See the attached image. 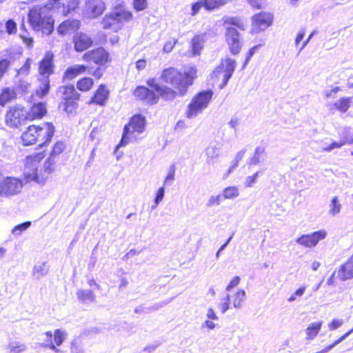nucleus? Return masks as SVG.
Wrapping results in <instances>:
<instances>
[{
	"label": "nucleus",
	"instance_id": "obj_59",
	"mask_svg": "<svg viewBox=\"0 0 353 353\" xmlns=\"http://www.w3.org/2000/svg\"><path fill=\"white\" fill-rule=\"evenodd\" d=\"M175 175V169L174 166H172L168 172V174L164 181V184L167 183L169 181H172L174 179Z\"/></svg>",
	"mask_w": 353,
	"mask_h": 353
},
{
	"label": "nucleus",
	"instance_id": "obj_9",
	"mask_svg": "<svg viewBox=\"0 0 353 353\" xmlns=\"http://www.w3.org/2000/svg\"><path fill=\"white\" fill-rule=\"evenodd\" d=\"M5 124L11 129H19L28 122L26 110L21 105H14L8 108L4 117Z\"/></svg>",
	"mask_w": 353,
	"mask_h": 353
},
{
	"label": "nucleus",
	"instance_id": "obj_64",
	"mask_svg": "<svg viewBox=\"0 0 353 353\" xmlns=\"http://www.w3.org/2000/svg\"><path fill=\"white\" fill-rule=\"evenodd\" d=\"M185 128H186V124H185V121L183 120L179 121L176 123V126H175V129L179 130H181Z\"/></svg>",
	"mask_w": 353,
	"mask_h": 353
},
{
	"label": "nucleus",
	"instance_id": "obj_47",
	"mask_svg": "<svg viewBox=\"0 0 353 353\" xmlns=\"http://www.w3.org/2000/svg\"><path fill=\"white\" fill-rule=\"evenodd\" d=\"M261 46V44L256 45L252 48H250L246 53L245 59L243 65V68H245L248 63L250 61V59L255 54L256 51Z\"/></svg>",
	"mask_w": 353,
	"mask_h": 353
},
{
	"label": "nucleus",
	"instance_id": "obj_25",
	"mask_svg": "<svg viewBox=\"0 0 353 353\" xmlns=\"http://www.w3.org/2000/svg\"><path fill=\"white\" fill-rule=\"evenodd\" d=\"M101 23L103 29L112 32H119L123 26L110 12L105 15Z\"/></svg>",
	"mask_w": 353,
	"mask_h": 353
},
{
	"label": "nucleus",
	"instance_id": "obj_22",
	"mask_svg": "<svg viewBox=\"0 0 353 353\" xmlns=\"http://www.w3.org/2000/svg\"><path fill=\"white\" fill-rule=\"evenodd\" d=\"M47 155V150H42L37 152H34L24 159V165L26 169H29V172H32L34 168H37Z\"/></svg>",
	"mask_w": 353,
	"mask_h": 353
},
{
	"label": "nucleus",
	"instance_id": "obj_4",
	"mask_svg": "<svg viewBox=\"0 0 353 353\" xmlns=\"http://www.w3.org/2000/svg\"><path fill=\"white\" fill-rule=\"evenodd\" d=\"M59 96L58 109L68 117L77 114L81 94L72 84L61 85L57 91Z\"/></svg>",
	"mask_w": 353,
	"mask_h": 353
},
{
	"label": "nucleus",
	"instance_id": "obj_39",
	"mask_svg": "<svg viewBox=\"0 0 353 353\" xmlns=\"http://www.w3.org/2000/svg\"><path fill=\"white\" fill-rule=\"evenodd\" d=\"M330 207V212L332 215H335L340 212L341 205L337 196H334L332 198Z\"/></svg>",
	"mask_w": 353,
	"mask_h": 353
},
{
	"label": "nucleus",
	"instance_id": "obj_2",
	"mask_svg": "<svg viewBox=\"0 0 353 353\" xmlns=\"http://www.w3.org/2000/svg\"><path fill=\"white\" fill-rule=\"evenodd\" d=\"M56 132L52 122L32 123L22 131L19 139L23 147L32 146L40 142L39 147L48 146L52 141Z\"/></svg>",
	"mask_w": 353,
	"mask_h": 353
},
{
	"label": "nucleus",
	"instance_id": "obj_58",
	"mask_svg": "<svg viewBox=\"0 0 353 353\" xmlns=\"http://www.w3.org/2000/svg\"><path fill=\"white\" fill-rule=\"evenodd\" d=\"M43 265L36 266L34 268V274L37 275V276H43L46 274L47 270L45 269Z\"/></svg>",
	"mask_w": 353,
	"mask_h": 353
},
{
	"label": "nucleus",
	"instance_id": "obj_60",
	"mask_svg": "<svg viewBox=\"0 0 353 353\" xmlns=\"http://www.w3.org/2000/svg\"><path fill=\"white\" fill-rule=\"evenodd\" d=\"M305 36V31L304 30H301L296 35V39H295V43L296 46H298L301 41H302L303 37Z\"/></svg>",
	"mask_w": 353,
	"mask_h": 353
},
{
	"label": "nucleus",
	"instance_id": "obj_21",
	"mask_svg": "<svg viewBox=\"0 0 353 353\" xmlns=\"http://www.w3.org/2000/svg\"><path fill=\"white\" fill-rule=\"evenodd\" d=\"M90 68L87 65L77 64L68 67L64 71L62 79L64 81H70L76 77L89 72Z\"/></svg>",
	"mask_w": 353,
	"mask_h": 353
},
{
	"label": "nucleus",
	"instance_id": "obj_27",
	"mask_svg": "<svg viewBox=\"0 0 353 353\" xmlns=\"http://www.w3.org/2000/svg\"><path fill=\"white\" fill-rule=\"evenodd\" d=\"M205 33L194 35L190 42L191 54L193 56L199 55L203 48V44L205 41Z\"/></svg>",
	"mask_w": 353,
	"mask_h": 353
},
{
	"label": "nucleus",
	"instance_id": "obj_48",
	"mask_svg": "<svg viewBox=\"0 0 353 353\" xmlns=\"http://www.w3.org/2000/svg\"><path fill=\"white\" fill-rule=\"evenodd\" d=\"M345 144H346V141H345V140H342L339 142L334 141L332 143H330L329 145H327V147L324 148L323 149V150L325 152H330L333 149L340 148L341 147H342L343 145H344Z\"/></svg>",
	"mask_w": 353,
	"mask_h": 353
},
{
	"label": "nucleus",
	"instance_id": "obj_28",
	"mask_svg": "<svg viewBox=\"0 0 353 353\" xmlns=\"http://www.w3.org/2000/svg\"><path fill=\"white\" fill-rule=\"evenodd\" d=\"M67 151V144L65 141H57L52 146L49 156L51 158L57 159L61 155L65 154Z\"/></svg>",
	"mask_w": 353,
	"mask_h": 353
},
{
	"label": "nucleus",
	"instance_id": "obj_61",
	"mask_svg": "<svg viewBox=\"0 0 353 353\" xmlns=\"http://www.w3.org/2000/svg\"><path fill=\"white\" fill-rule=\"evenodd\" d=\"M229 303H230V296L228 295L227 301L221 305V310L223 313H224L229 308Z\"/></svg>",
	"mask_w": 353,
	"mask_h": 353
},
{
	"label": "nucleus",
	"instance_id": "obj_38",
	"mask_svg": "<svg viewBox=\"0 0 353 353\" xmlns=\"http://www.w3.org/2000/svg\"><path fill=\"white\" fill-rule=\"evenodd\" d=\"M89 9L91 11L92 16L96 17L97 16L102 14L105 10V6L102 2H99L97 5H93L92 3H90L89 5Z\"/></svg>",
	"mask_w": 353,
	"mask_h": 353
},
{
	"label": "nucleus",
	"instance_id": "obj_24",
	"mask_svg": "<svg viewBox=\"0 0 353 353\" xmlns=\"http://www.w3.org/2000/svg\"><path fill=\"white\" fill-rule=\"evenodd\" d=\"M46 336L48 338L49 347L51 350L58 352L56 346H59L64 341L65 334L59 329L54 330V334L51 331L46 332Z\"/></svg>",
	"mask_w": 353,
	"mask_h": 353
},
{
	"label": "nucleus",
	"instance_id": "obj_63",
	"mask_svg": "<svg viewBox=\"0 0 353 353\" xmlns=\"http://www.w3.org/2000/svg\"><path fill=\"white\" fill-rule=\"evenodd\" d=\"M207 316L208 319H212V320L217 319V316H216L214 311L212 308L208 309V313H207Z\"/></svg>",
	"mask_w": 353,
	"mask_h": 353
},
{
	"label": "nucleus",
	"instance_id": "obj_26",
	"mask_svg": "<svg viewBox=\"0 0 353 353\" xmlns=\"http://www.w3.org/2000/svg\"><path fill=\"white\" fill-rule=\"evenodd\" d=\"M94 79L88 76L79 78L76 82V90L82 93L90 92L94 86Z\"/></svg>",
	"mask_w": 353,
	"mask_h": 353
},
{
	"label": "nucleus",
	"instance_id": "obj_56",
	"mask_svg": "<svg viewBox=\"0 0 353 353\" xmlns=\"http://www.w3.org/2000/svg\"><path fill=\"white\" fill-rule=\"evenodd\" d=\"M342 324V320L334 319L328 324V327L330 330H334L339 327Z\"/></svg>",
	"mask_w": 353,
	"mask_h": 353
},
{
	"label": "nucleus",
	"instance_id": "obj_29",
	"mask_svg": "<svg viewBox=\"0 0 353 353\" xmlns=\"http://www.w3.org/2000/svg\"><path fill=\"white\" fill-rule=\"evenodd\" d=\"M50 79H43L42 80V85L39 88H37L34 93L31 95V99L32 100L41 99L45 96H46L50 91Z\"/></svg>",
	"mask_w": 353,
	"mask_h": 353
},
{
	"label": "nucleus",
	"instance_id": "obj_30",
	"mask_svg": "<svg viewBox=\"0 0 353 353\" xmlns=\"http://www.w3.org/2000/svg\"><path fill=\"white\" fill-rule=\"evenodd\" d=\"M323 325V321L314 322L310 323L305 329L306 339H314L319 333Z\"/></svg>",
	"mask_w": 353,
	"mask_h": 353
},
{
	"label": "nucleus",
	"instance_id": "obj_31",
	"mask_svg": "<svg viewBox=\"0 0 353 353\" xmlns=\"http://www.w3.org/2000/svg\"><path fill=\"white\" fill-rule=\"evenodd\" d=\"M352 103L351 97H341L334 103L333 106L335 110L341 113H345L350 108Z\"/></svg>",
	"mask_w": 353,
	"mask_h": 353
},
{
	"label": "nucleus",
	"instance_id": "obj_46",
	"mask_svg": "<svg viewBox=\"0 0 353 353\" xmlns=\"http://www.w3.org/2000/svg\"><path fill=\"white\" fill-rule=\"evenodd\" d=\"M79 26V21L77 20H66L61 23L60 28H63L64 30H68L72 27L78 28Z\"/></svg>",
	"mask_w": 353,
	"mask_h": 353
},
{
	"label": "nucleus",
	"instance_id": "obj_35",
	"mask_svg": "<svg viewBox=\"0 0 353 353\" xmlns=\"http://www.w3.org/2000/svg\"><path fill=\"white\" fill-rule=\"evenodd\" d=\"M239 195L238 188L236 186H228L223 190V197L225 199H231Z\"/></svg>",
	"mask_w": 353,
	"mask_h": 353
},
{
	"label": "nucleus",
	"instance_id": "obj_44",
	"mask_svg": "<svg viewBox=\"0 0 353 353\" xmlns=\"http://www.w3.org/2000/svg\"><path fill=\"white\" fill-rule=\"evenodd\" d=\"M203 0H198L196 2L193 3L191 5V13L190 14L192 16L196 15L200 10L203 7L205 8V4H204Z\"/></svg>",
	"mask_w": 353,
	"mask_h": 353
},
{
	"label": "nucleus",
	"instance_id": "obj_10",
	"mask_svg": "<svg viewBox=\"0 0 353 353\" xmlns=\"http://www.w3.org/2000/svg\"><path fill=\"white\" fill-rule=\"evenodd\" d=\"M236 61L232 58L227 57L220 62L212 72V78L219 80L221 79V83L219 85L220 88H224L229 79L232 76L234 71L236 68Z\"/></svg>",
	"mask_w": 353,
	"mask_h": 353
},
{
	"label": "nucleus",
	"instance_id": "obj_41",
	"mask_svg": "<svg viewBox=\"0 0 353 353\" xmlns=\"http://www.w3.org/2000/svg\"><path fill=\"white\" fill-rule=\"evenodd\" d=\"M9 353H21L23 352L26 346L20 343H11L8 345Z\"/></svg>",
	"mask_w": 353,
	"mask_h": 353
},
{
	"label": "nucleus",
	"instance_id": "obj_20",
	"mask_svg": "<svg viewBox=\"0 0 353 353\" xmlns=\"http://www.w3.org/2000/svg\"><path fill=\"white\" fill-rule=\"evenodd\" d=\"M72 42L76 52H81L90 48L93 45L92 38L85 33L80 32L73 37Z\"/></svg>",
	"mask_w": 353,
	"mask_h": 353
},
{
	"label": "nucleus",
	"instance_id": "obj_19",
	"mask_svg": "<svg viewBox=\"0 0 353 353\" xmlns=\"http://www.w3.org/2000/svg\"><path fill=\"white\" fill-rule=\"evenodd\" d=\"M110 13L123 26L124 23H129L134 19L132 12L128 10L124 4L121 3L115 6Z\"/></svg>",
	"mask_w": 353,
	"mask_h": 353
},
{
	"label": "nucleus",
	"instance_id": "obj_17",
	"mask_svg": "<svg viewBox=\"0 0 353 353\" xmlns=\"http://www.w3.org/2000/svg\"><path fill=\"white\" fill-rule=\"evenodd\" d=\"M48 114V106L46 102L39 101L33 103L28 110L26 111V116L28 122L40 121Z\"/></svg>",
	"mask_w": 353,
	"mask_h": 353
},
{
	"label": "nucleus",
	"instance_id": "obj_7",
	"mask_svg": "<svg viewBox=\"0 0 353 353\" xmlns=\"http://www.w3.org/2000/svg\"><path fill=\"white\" fill-rule=\"evenodd\" d=\"M213 92L211 90L197 92L187 106L185 117L192 119L205 109L212 100Z\"/></svg>",
	"mask_w": 353,
	"mask_h": 353
},
{
	"label": "nucleus",
	"instance_id": "obj_8",
	"mask_svg": "<svg viewBox=\"0 0 353 353\" xmlns=\"http://www.w3.org/2000/svg\"><path fill=\"white\" fill-rule=\"evenodd\" d=\"M145 125L146 118L144 115L140 113L132 115L123 127L121 139L117 145V148L127 145L130 141V135L134 132L138 134L143 132Z\"/></svg>",
	"mask_w": 353,
	"mask_h": 353
},
{
	"label": "nucleus",
	"instance_id": "obj_5",
	"mask_svg": "<svg viewBox=\"0 0 353 353\" xmlns=\"http://www.w3.org/2000/svg\"><path fill=\"white\" fill-rule=\"evenodd\" d=\"M28 23L35 31L50 35L54 31V20L44 10L43 6H35L28 14Z\"/></svg>",
	"mask_w": 353,
	"mask_h": 353
},
{
	"label": "nucleus",
	"instance_id": "obj_23",
	"mask_svg": "<svg viewBox=\"0 0 353 353\" xmlns=\"http://www.w3.org/2000/svg\"><path fill=\"white\" fill-rule=\"evenodd\" d=\"M17 98V93L14 88L4 86L0 90V106L5 107Z\"/></svg>",
	"mask_w": 353,
	"mask_h": 353
},
{
	"label": "nucleus",
	"instance_id": "obj_55",
	"mask_svg": "<svg viewBox=\"0 0 353 353\" xmlns=\"http://www.w3.org/2000/svg\"><path fill=\"white\" fill-rule=\"evenodd\" d=\"M259 173V172H256L252 176L247 177L245 185L246 187H251L254 183H256Z\"/></svg>",
	"mask_w": 353,
	"mask_h": 353
},
{
	"label": "nucleus",
	"instance_id": "obj_12",
	"mask_svg": "<svg viewBox=\"0 0 353 353\" xmlns=\"http://www.w3.org/2000/svg\"><path fill=\"white\" fill-rule=\"evenodd\" d=\"M336 274L341 281L353 279V254L332 274L327 281L329 285L334 283Z\"/></svg>",
	"mask_w": 353,
	"mask_h": 353
},
{
	"label": "nucleus",
	"instance_id": "obj_45",
	"mask_svg": "<svg viewBox=\"0 0 353 353\" xmlns=\"http://www.w3.org/2000/svg\"><path fill=\"white\" fill-rule=\"evenodd\" d=\"M132 6L137 12H140L147 8L148 2L147 0H133Z\"/></svg>",
	"mask_w": 353,
	"mask_h": 353
},
{
	"label": "nucleus",
	"instance_id": "obj_49",
	"mask_svg": "<svg viewBox=\"0 0 353 353\" xmlns=\"http://www.w3.org/2000/svg\"><path fill=\"white\" fill-rule=\"evenodd\" d=\"M306 290L305 286H301L288 299L289 302H292L296 299L297 296H301L305 293Z\"/></svg>",
	"mask_w": 353,
	"mask_h": 353
},
{
	"label": "nucleus",
	"instance_id": "obj_15",
	"mask_svg": "<svg viewBox=\"0 0 353 353\" xmlns=\"http://www.w3.org/2000/svg\"><path fill=\"white\" fill-rule=\"evenodd\" d=\"M54 55L48 50L45 52L43 58L38 62V73L43 79H50L49 77L54 73Z\"/></svg>",
	"mask_w": 353,
	"mask_h": 353
},
{
	"label": "nucleus",
	"instance_id": "obj_54",
	"mask_svg": "<svg viewBox=\"0 0 353 353\" xmlns=\"http://www.w3.org/2000/svg\"><path fill=\"white\" fill-rule=\"evenodd\" d=\"M147 66V61L145 59H138L135 62V68L137 71H141L145 69Z\"/></svg>",
	"mask_w": 353,
	"mask_h": 353
},
{
	"label": "nucleus",
	"instance_id": "obj_43",
	"mask_svg": "<svg viewBox=\"0 0 353 353\" xmlns=\"http://www.w3.org/2000/svg\"><path fill=\"white\" fill-rule=\"evenodd\" d=\"M178 40L176 38H172L165 42L163 47V52L165 54L170 53L177 43Z\"/></svg>",
	"mask_w": 353,
	"mask_h": 353
},
{
	"label": "nucleus",
	"instance_id": "obj_32",
	"mask_svg": "<svg viewBox=\"0 0 353 353\" xmlns=\"http://www.w3.org/2000/svg\"><path fill=\"white\" fill-rule=\"evenodd\" d=\"M77 296L82 303L95 301V295L92 290H80L77 292Z\"/></svg>",
	"mask_w": 353,
	"mask_h": 353
},
{
	"label": "nucleus",
	"instance_id": "obj_40",
	"mask_svg": "<svg viewBox=\"0 0 353 353\" xmlns=\"http://www.w3.org/2000/svg\"><path fill=\"white\" fill-rule=\"evenodd\" d=\"M30 225H31L30 221H25L23 223L18 224L12 228V233L15 235H19L22 232L26 230Z\"/></svg>",
	"mask_w": 353,
	"mask_h": 353
},
{
	"label": "nucleus",
	"instance_id": "obj_34",
	"mask_svg": "<svg viewBox=\"0 0 353 353\" xmlns=\"http://www.w3.org/2000/svg\"><path fill=\"white\" fill-rule=\"evenodd\" d=\"M205 9L208 11H212L223 6L227 3V0H203Z\"/></svg>",
	"mask_w": 353,
	"mask_h": 353
},
{
	"label": "nucleus",
	"instance_id": "obj_52",
	"mask_svg": "<svg viewBox=\"0 0 353 353\" xmlns=\"http://www.w3.org/2000/svg\"><path fill=\"white\" fill-rule=\"evenodd\" d=\"M241 281V277L239 276H234L226 286L225 290L230 291L231 289L236 287Z\"/></svg>",
	"mask_w": 353,
	"mask_h": 353
},
{
	"label": "nucleus",
	"instance_id": "obj_37",
	"mask_svg": "<svg viewBox=\"0 0 353 353\" xmlns=\"http://www.w3.org/2000/svg\"><path fill=\"white\" fill-rule=\"evenodd\" d=\"M11 65V61L6 58L0 59V81L8 72Z\"/></svg>",
	"mask_w": 353,
	"mask_h": 353
},
{
	"label": "nucleus",
	"instance_id": "obj_3",
	"mask_svg": "<svg viewBox=\"0 0 353 353\" xmlns=\"http://www.w3.org/2000/svg\"><path fill=\"white\" fill-rule=\"evenodd\" d=\"M224 27V38L230 53L233 56L239 54L243 48V40L240 32L245 31L248 21L240 17L225 16L221 19Z\"/></svg>",
	"mask_w": 353,
	"mask_h": 353
},
{
	"label": "nucleus",
	"instance_id": "obj_16",
	"mask_svg": "<svg viewBox=\"0 0 353 353\" xmlns=\"http://www.w3.org/2000/svg\"><path fill=\"white\" fill-rule=\"evenodd\" d=\"M110 97V90L105 83L99 84L93 92L87 103L97 106H105Z\"/></svg>",
	"mask_w": 353,
	"mask_h": 353
},
{
	"label": "nucleus",
	"instance_id": "obj_18",
	"mask_svg": "<svg viewBox=\"0 0 353 353\" xmlns=\"http://www.w3.org/2000/svg\"><path fill=\"white\" fill-rule=\"evenodd\" d=\"M327 233L325 230H319L308 234H303L296 239L299 244L305 248H312L317 245L319 241L325 238Z\"/></svg>",
	"mask_w": 353,
	"mask_h": 353
},
{
	"label": "nucleus",
	"instance_id": "obj_11",
	"mask_svg": "<svg viewBox=\"0 0 353 353\" xmlns=\"http://www.w3.org/2000/svg\"><path fill=\"white\" fill-rule=\"evenodd\" d=\"M57 159L48 156L43 165L41 174L38 173V168H34L32 172H26L24 177L27 181H34L38 183L43 182L48 175L51 174L56 168Z\"/></svg>",
	"mask_w": 353,
	"mask_h": 353
},
{
	"label": "nucleus",
	"instance_id": "obj_57",
	"mask_svg": "<svg viewBox=\"0 0 353 353\" xmlns=\"http://www.w3.org/2000/svg\"><path fill=\"white\" fill-rule=\"evenodd\" d=\"M164 196V187H161L158 189L156 194V197L154 199L156 205H158L160 201L163 200Z\"/></svg>",
	"mask_w": 353,
	"mask_h": 353
},
{
	"label": "nucleus",
	"instance_id": "obj_50",
	"mask_svg": "<svg viewBox=\"0 0 353 353\" xmlns=\"http://www.w3.org/2000/svg\"><path fill=\"white\" fill-rule=\"evenodd\" d=\"M222 200V196L219 194L216 196H212L207 203L208 207H212L214 205H219Z\"/></svg>",
	"mask_w": 353,
	"mask_h": 353
},
{
	"label": "nucleus",
	"instance_id": "obj_36",
	"mask_svg": "<svg viewBox=\"0 0 353 353\" xmlns=\"http://www.w3.org/2000/svg\"><path fill=\"white\" fill-rule=\"evenodd\" d=\"M219 155V148L216 145H210L205 149V156L208 163L218 157Z\"/></svg>",
	"mask_w": 353,
	"mask_h": 353
},
{
	"label": "nucleus",
	"instance_id": "obj_33",
	"mask_svg": "<svg viewBox=\"0 0 353 353\" xmlns=\"http://www.w3.org/2000/svg\"><path fill=\"white\" fill-rule=\"evenodd\" d=\"M245 292L243 289L238 290L232 296L231 303L234 307H241L245 299Z\"/></svg>",
	"mask_w": 353,
	"mask_h": 353
},
{
	"label": "nucleus",
	"instance_id": "obj_13",
	"mask_svg": "<svg viewBox=\"0 0 353 353\" xmlns=\"http://www.w3.org/2000/svg\"><path fill=\"white\" fill-rule=\"evenodd\" d=\"M23 188V182L21 179L7 176L1 183L0 196H11L19 193Z\"/></svg>",
	"mask_w": 353,
	"mask_h": 353
},
{
	"label": "nucleus",
	"instance_id": "obj_6",
	"mask_svg": "<svg viewBox=\"0 0 353 353\" xmlns=\"http://www.w3.org/2000/svg\"><path fill=\"white\" fill-rule=\"evenodd\" d=\"M81 59L85 62H93L98 65L92 72V76L97 80H99L103 76V70L101 66L106 68L112 61L110 53L103 47H97L86 51Z\"/></svg>",
	"mask_w": 353,
	"mask_h": 353
},
{
	"label": "nucleus",
	"instance_id": "obj_51",
	"mask_svg": "<svg viewBox=\"0 0 353 353\" xmlns=\"http://www.w3.org/2000/svg\"><path fill=\"white\" fill-rule=\"evenodd\" d=\"M31 63V59L30 58L26 59L23 65L19 68V72L22 74H28L30 70Z\"/></svg>",
	"mask_w": 353,
	"mask_h": 353
},
{
	"label": "nucleus",
	"instance_id": "obj_14",
	"mask_svg": "<svg viewBox=\"0 0 353 353\" xmlns=\"http://www.w3.org/2000/svg\"><path fill=\"white\" fill-rule=\"evenodd\" d=\"M251 20L252 26L250 33L256 34L265 30L272 25L273 15L270 12L262 11L254 14Z\"/></svg>",
	"mask_w": 353,
	"mask_h": 353
},
{
	"label": "nucleus",
	"instance_id": "obj_42",
	"mask_svg": "<svg viewBox=\"0 0 353 353\" xmlns=\"http://www.w3.org/2000/svg\"><path fill=\"white\" fill-rule=\"evenodd\" d=\"M6 31L8 34H14L17 32V23L12 19H8L5 23Z\"/></svg>",
	"mask_w": 353,
	"mask_h": 353
},
{
	"label": "nucleus",
	"instance_id": "obj_1",
	"mask_svg": "<svg viewBox=\"0 0 353 353\" xmlns=\"http://www.w3.org/2000/svg\"><path fill=\"white\" fill-rule=\"evenodd\" d=\"M197 77L198 70L194 65L183 71L168 66L161 70L159 79L150 77L146 80V86L137 85L132 95L137 101L150 106L157 104L160 99L172 101L186 95Z\"/></svg>",
	"mask_w": 353,
	"mask_h": 353
},
{
	"label": "nucleus",
	"instance_id": "obj_53",
	"mask_svg": "<svg viewBox=\"0 0 353 353\" xmlns=\"http://www.w3.org/2000/svg\"><path fill=\"white\" fill-rule=\"evenodd\" d=\"M244 154H245V150L239 151L236 154V158H235V161H234V163L229 168L228 173H230L233 168H234L238 166L239 162L242 159Z\"/></svg>",
	"mask_w": 353,
	"mask_h": 353
},
{
	"label": "nucleus",
	"instance_id": "obj_62",
	"mask_svg": "<svg viewBox=\"0 0 353 353\" xmlns=\"http://www.w3.org/2000/svg\"><path fill=\"white\" fill-rule=\"evenodd\" d=\"M341 90V89L340 87H334L330 92L326 93L325 97H326V98H330L332 97L333 93L336 94Z\"/></svg>",
	"mask_w": 353,
	"mask_h": 353
}]
</instances>
